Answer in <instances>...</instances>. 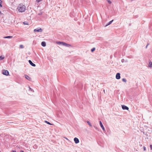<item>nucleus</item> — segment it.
Listing matches in <instances>:
<instances>
[{"label":"nucleus","mask_w":152,"mask_h":152,"mask_svg":"<svg viewBox=\"0 0 152 152\" xmlns=\"http://www.w3.org/2000/svg\"><path fill=\"white\" fill-rule=\"evenodd\" d=\"M18 11L20 12H22L25 10V6L22 4H20L18 8Z\"/></svg>","instance_id":"1"},{"label":"nucleus","mask_w":152,"mask_h":152,"mask_svg":"<svg viewBox=\"0 0 152 152\" xmlns=\"http://www.w3.org/2000/svg\"><path fill=\"white\" fill-rule=\"evenodd\" d=\"M2 73L5 75L6 76H8L9 75V72L6 70H3L2 71Z\"/></svg>","instance_id":"2"},{"label":"nucleus","mask_w":152,"mask_h":152,"mask_svg":"<svg viewBox=\"0 0 152 152\" xmlns=\"http://www.w3.org/2000/svg\"><path fill=\"white\" fill-rule=\"evenodd\" d=\"M34 32H41L42 31V29L40 28H37L34 30Z\"/></svg>","instance_id":"3"},{"label":"nucleus","mask_w":152,"mask_h":152,"mask_svg":"<svg viewBox=\"0 0 152 152\" xmlns=\"http://www.w3.org/2000/svg\"><path fill=\"white\" fill-rule=\"evenodd\" d=\"M116 78L117 79H119L120 78V74L119 73H118L116 74Z\"/></svg>","instance_id":"4"},{"label":"nucleus","mask_w":152,"mask_h":152,"mask_svg":"<svg viewBox=\"0 0 152 152\" xmlns=\"http://www.w3.org/2000/svg\"><path fill=\"white\" fill-rule=\"evenodd\" d=\"M74 141L75 143L77 144L79 142V139L77 137H75L74 139Z\"/></svg>","instance_id":"5"},{"label":"nucleus","mask_w":152,"mask_h":152,"mask_svg":"<svg viewBox=\"0 0 152 152\" xmlns=\"http://www.w3.org/2000/svg\"><path fill=\"white\" fill-rule=\"evenodd\" d=\"M28 62H29V63L30 64H31L32 66H34V67H35L36 66V65L35 64L33 63V62H32V61L31 60H29L28 61Z\"/></svg>","instance_id":"6"},{"label":"nucleus","mask_w":152,"mask_h":152,"mask_svg":"<svg viewBox=\"0 0 152 152\" xmlns=\"http://www.w3.org/2000/svg\"><path fill=\"white\" fill-rule=\"evenodd\" d=\"M122 108L123 110H128L129 108L127 107L126 106H125L124 105H122Z\"/></svg>","instance_id":"7"},{"label":"nucleus","mask_w":152,"mask_h":152,"mask_svg":"<svg viewBox=\"0 0 152 152\" xmlns=\"http://www.w3.org/2000/svg\"><path fill=\"white\" fill-rule=\"evenodd\" d=\"M99 123H100V125L101 127L102 128V129L103 130H105V129H104V128L103 126V125H102V124L101 122V121H99Z\"/></svg>","instance_id":"8"},{"label":"nucleus","mask_w":152,"mask_h":152,"mask_svg":"<svg viewBox=\"0 0 152 152\" xmlns=\"http://www.w3.org/2000/svg\"><path fill=\"white\" fill-rule=\"evenodd\" d=\"M25 77L28 80H31V78L28 76V75H25Z\"/></svg>","instance_id":"9"},{"label":"nucleus","mask_w":152,"mask_h":152,"mask_svg":"<svg viewBox=\"0 0 152 152\" xmlns=\"http://www.w3.org/2000/svg\"><path fill=\"white\" fill-rule=\"evenodd\" d=\"M113 20H111L108 23H107L105 26V27H106L107 26H108L110 25L111 23H112L113 22Z\"/></svg>","instance_id":"10"},{"label":"nucleus","mask_w":152,"mask_h":152,"mask_svg":"<svg viewBox=\"0 0 152 152\" xmlns=\"http://www.w3.org/2000/svg\"><path fill=\"white\" fill-rule=\"evenodd\" d=\"M148 66L150 68L152 67V63L151 61H149Z\"/></svg>","instance_id":"11"},{"label":"nucleus","mask_w":152,"mask_h":152,"mask_svg":"<svg viewBox=\"0 0 152 152\" xmlns=\"http://www.w3.org/2000/svg\"><path fill=\"white\" fill-rule=\"evenodd\" d=\"M63 46H65L66 47H69L70 46H71V45L67 44L65 42H64V44H63Z\"/></svg>","instance_id":"12"},{"label":"nucleus","mask_w":152,"mask_h":152,"mask_svg":"<svg viewBox=\"0 0 152 152\" xmlns=\"http://www.w3.org/2000/svg\"><path fill=\"white\" fill-rule=\"evenodd\" d=\"M57 43L58 45H63L64 44V42H57Z\"/></svg>","instance_id":"13"},{"label":"nucleus","mask_w":152,"mask_h":152,"mask_svg":"<svg viewBox=\"0 0 152 152\" xmlns=\"http://www.w3.org/2000/svg\"><path fill=\"white\" fill-rule=\"evenodd\" d=\"M41 45L43 47H45L46 46V42H42L41 43Z\"/></svg>","instance_id":"14"},{"label":"nucleus","mask_w":152,"mask_h":152,"mask_svg":"<svg viewBox=\"0 0 152 152\" xmlns=\"http://www.w3.org/2000/svg\"><path fill=\"white\" fill-rule=\"evenodd\" d=\"M12 37L11 36H7L3 37V38H12Z\"/></svg>","instance_id":"15"},{"label":"nucleus","mask_w":152,"mask_h":152,"mask_svg":"<svg viewBox=\"0 0 152 152\" xmlns=\"http://www.w3.org/2000/svg\"><path fill=\"white\" fill-rule=\"evenodd\" d=\"M122 80L123 82H124L125 83H126V80L125 78H123L122 79Z\"/></svg>","instance_id":"16"},{"label":"nucleus","mask_w":152,"mask_h":152,"mask_svg":"<svg viewBox=\"0 0 152 152\" xmlns=\"http://www.w3.org/2000/svg\"><path fill=\"white\" fill-rule=\"evenodd\" d=\"M87 123H88V124L90 126H92V125L90 123V122L89 121H87Z\"/></svg>","instance_id":"17"},{"label":"nucleus","mask_w":152,"mask_h":152,"mask_svg":"<svg viewBox=\"0 0 152 152\" xmlns=\"http://www.w3.org/2000/svg\"><path fill=\"white\" fill-rule=\"evenodd\" d=\"M95 50V48H93L91 50V51L92 52H93Z\"/></svg>","instance_id":"18"},{"label":"nucleus","mask_w":152,"mask_h":152,"mask_svg":"<svg viewBox=\"0 0 152 152\" xmlns=\"http://www.w3.org/2000/svg\"><path fill=\"white\" fill-rule=\"evenodd\" d=\"M23 23L24 25H28V23L27 22H23Z\"/></svg>","instance_id":"19"},{"label":"nucleus","mask_w":152,"mask_h":152,"mask_svg":"<svg viewBox=\"0 0 152 152\" xmlns=\"http://www.w3.org/2000/svg\"><path fill=\"white\" fill-rule=\"evenodd\" d=\"M2 1L1 0H0V7H2Z\"/></svg>","instance_id":"20"},{"label":"nucleus","mask_w":152,"mask_h":152,"mask_svg":"<svg viewBox=\"0 0 152 152\" xmlns=\"http://www.w3.org/2000/svg\"><path fill=\"white\" fill-rule=\"evenodd\" d=\"M45 122L48 124L51 125H52V124H50L49 122L47 121H45Z\"/></svg>","instance_id":"21"},{"label":"nucleus","mask_w":152,"mask_h":152,"mask_svg":"<svg viewBox=\"0 0 152 152\" xmlns=\"http://www.w3.org/2000/svg\"><path fill=\"white\" fill-rule=\"evenodd\" d=\"M4 58V57H2V56H0V60H2Z\"/></svg>","instance_id":"22"},{"label":"nucleus","mask_w":152,"mask_h":152,"mask_svg":"<svg viewBox=\"0 0 152 152\" xmlns=\"http://www.w3.org/2000/svg\"><path fill=\"white\" fill-rule=\"evenodd\" d=\"M19 46H20V48H23V45H20Z\"/></svg>","instance_id":"23"},{"label":"nucleus","mask_w":152,"mask_h":152,"mask_svg":"<svg viewBox=\"0 0 152 152\" xmlns=\"http://www.w3.org/2000/svg\"><path fill=\"white\" fill-rule=\"evenodd\" d=\"M107 1L109 4H110L111 3V1L109 0H107Z\"/></svg>","instance_id":"24"},{"label":"nucleus","mask_w":152,"mask_h":152,"mask_svg":"<svg viewBox=\"0 0 152 152\" xmlns=\"http://www.w3.org/2000/svg\"><path fill=\"white\" fill-rule=\"evenodd\" d=\"M150 147L151 150H152V145H150Z\"/></svg>","instance_id":"25"},{"label":"nucleus","mask_w":152,"mask_h":152,"mask_svg":"<svg viewBox=\"0 0 152 152\" xmlns=\"http://www.w3.org/2000/svg\"><path fill=\"white\" fill-rule=\"evenodd\" d=\"M143 148L144 151H145L146 150V148L145 146L143 147Z\"/></svg>","instance_id":"26"},{"label":"nucleus","mask_w":152,"mask_h":152,"mask_svg":"<svg viewBox=\"0 0 152 152\" xmlns=\"http://www.w3.org/2000/svg\"><path fill=\"white\" fill-rule=\"evenodd\" d=\"M42 12H40V13H39L38 14V15H42Z\"/></svg>","instance_id":"27"},{"label":"nucleus","mask_w":152,"mask_h":152,"mask_svg":"<svg viewBox=\"0 0 152 152\" xmlns=\"http://www.w3.org/2000/svg\"><path fill=\"white\" fill-rule=\"evenodd\" d=\"M41 1H42V0H36V1L38 2H39Z\"/></svg>","instance_id":"28"},{"label":"nucleus","mask_w":152,"mask_h":152,"mask_svg":"<svg viewBox=\"0 0 152 152\" xmlns=\"http://www.w3.org/2000/svg\"><path fill=\"white\" fill-rule=\"evenodd\" d=\"M149 45V43H148L146 45V47H145V48H147L148 47V46Z\"/></svg>","instance_id":"29"},{"label":"nucleus","mask_w":152,"mask_h":152,"mask_svg":"<svg viewBox=\"0 0 152 152\" xmlns=\"http://www.w3.org/2000/svg\"><path fill=\"white\" fill-rule=\"evenodd\" d=\"M12 152H16V151L12 150Z\"/></svg>","instance_id":"30"},{"label":"nucleus","mask_w":152,"mask_h":152,"mask_svg":"<svg viewBox=\"0 0 152 152\" xmlns=\"http://www.w3.org/2000/svg\"><path fill=\"white\" fill-rule=\"evenodd\" d=\"M124 61V59H122V60H121V61L122 62H123V61Z\"/></svg>","instance_id":"31"},{"label":"nucleus","mask_w":152,"mask_h":152,"mask_svg":"<svg viewBox=\"0 0 152 152\" xmlns=\"http://www.w3.org/2000/svg\"><path fill=\"white\" fill-rule=\"evenodd\" d=\"M20 152H24V151H21Z\"/></svg>","instance_id":"32"},{"label":"nucleus","mask_w":152,"mask_h":152,"mask_svg":"<svg viewBox=\"0 0 152 152\" xmlns=\"http://www.w3.org/2000/svg\"><path fill=\"white\" fill-rule=\"evenodd\" d=\"M95 129H98V128H97V127H95Z\"/></svg>","instance_id":"33"},{"label":"nucleus","mask_w":152,"mask_h":152,"mask_svg":"<svg viewBox=\"0 0 152 152\" xmlns=\"http://www.w3.org/2000/svg\"><path fill=\"white\" fill-rule=\"evenodd\" d=\"M30 90L32 91V89L31 88H30Z\"/></svg>","instance_id":"34"},{"label":"nucleus","mask_w":152,"mask_h":152,"mask_svg":"<svg viewBox=\"0 0 152 152\" xmlns=\"http://www.w3.org/2000/svg\"><path fill=\"white\" fill-rule=\"evenodd\" d=\"M134 0H131V1H133Z\"/></svg>","instance_id":"35"},{"label":"nucleus","mask_w":152,"mask_h":152,"mask_svg":"<svg viewBox=\"0 0 152 152\" xmlns=\"http://www.w3.org/2000/svg\"><path fill=\"white\" fill-rule=\"evenodd\" d=\"M0 152H1V151H0Z\"/></svg>","instance_id":"36"}]
</instances>
